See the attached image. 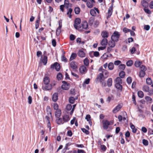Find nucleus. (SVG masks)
Returning a JSON list of instances; mask_svg holds the SVG:
<instances>
[{
    "mask_svg": "<svg viewBox=\"0 0 153 153\" xmlns=\"http://www.w3.org/2000/svg\"><path fill=\"white\" fill-rule=\"evenodd\" d=\"M72 9L71 8H70L68 9V10L67 13V14L69 16V17L70 18H71V14L72 13Z\"/></svg>",
    "mask_w": 153,
    "mask_h": 153,
    "instance_id": "nucleus-33",
    "label": "nucleus"
},
{
    "mask_svg": "<svg viewBox=\"0 0 153 153\" xmlns=\"http://www.w3.org/2000/svg\"><path fill=\"white\" fill-rule=\"evenodd\" d=\"M70 39L71 41L74 40L75 38L74 35L73 34H71L70 36Z\"/></svg>",
    "mask_w": 153,
    "mask_h": 153,
    "instance_id": "nucleus-60",
    "label": "nucleus"
},
{
    "mask_svg": "<svg viewBox=\"0 0 153 153\" xmlns=\"http://www.w3.org/2000/svg\"><path fill=\"white\" fill-rule=\"evenodd\" d=\"M62 119L64 122H67L70 120V118L68 115L65 114L62 116Z\"/></svg>",
    "mask_w": 153,
    "mask_h": 153,
    "instance_id": "nucleus-16",
    "label": "nucleus"
},
{
    "mask_svg": "<svg viewBox=\"0 0 153 153\" xmlns=\"http://www.w3.org/2000/svg\"><path fill=\"white\" fill-rule=\"evenodd\" d=\"M79 70L80 73L83 74L86 73L87 71V69L85 66L82 65L80 67Z\"/></svg>",
    "mask_w": 153,
    "mask_h": 153,
    "instance_id": "nucleus-7",
    "label": "nucleus"
},
{
    "mask_svg": "<svg viewBox=\"0 0 153 153\" xmlns=\"http://www.w3.org/2000/svg\"><path fill=\"white\" fill-rule=\"evenodd\" d=\"M83 62L85 66H88L89 64V60L88 59L86 58L84 59Z\"/></svg>",
    "mask_w": 153,
    "mask_h": 153,
    "instance_id": "nucleus-37",
    "label": "nucleus"
},
{
    "mask_svg": "<svg viewBox=\"0 0 153 153\" xmlns=\"http://www.w3.org/2000/svg\"><path fill=\"white\" fill-rule=\"evenodd\" d=\"M91 118L90 115L89 114H87L86 115L85 119L88 121L89 122V123L90 125H91L92 122L91 120Z\"/></svg>",
    "mask_w": 153,
    "mask_h": 153,
    "instance_id": "nucleus-26",
    "label": "nucleus"
},
{
    "mask_svg": "<svg viewBox=\"0 0 153 153\" xmlns=\"http://www.w3.org/2000/svg\"><path fill=\"white\" fill-rule=\"evenodd\" d=\"M76 56V54L75 53H72L70 58V60H72L74 59Z\"/></svg>",
    "mask_w": 153,
    "mask_h": 153,
    "instance_id": "nucleus-39",
    "label": "nucleus"
},
{
    "mask_svg": "<svg viewBox=\"0 0 153 153\" xmlns=\"http://www.w3.org/2000/svg\"><path fill=\"white\" fill-rule=\"evenodd\" d=\"M121 83H115V87L117 89L120 90H122V87L121 85H120Z\"/></svg>",
    "mask_w": 153,
    "mask_h": 153,
    "instance_id": "nucleus-31",
    "label": "nucleus"
},
{
    "mask_svg": "<svg viewBox=\"0 0 153 153\" xmlns=\"http://www.w3.org/2000/svg\"><path fill=\"white\" fill-rule=\"evenodd\" d=\"M62 83L63 84L62 86V88L65 90H68L70 87L69 84L64 81H63Z\"/></svg>",
    "mask_w": 153,
    "mask_h": 153,
    "instance_id": "nucleus-11",
    "label": "nucleus"
},
{
    "mask_svg": "<svg viewBox=\"0 0 153 153\" xmlns=\"http://www.w3.org/2000/svg\"><path fill=\"white\" fill-rule=\"evenodd\" d=\"M58 94L56 93H54L52 96V99L53 101L56 102L58 100Z\"/></svg>",
    "mask_w": 153,
    "mask_h": 153,
    "instance_id": "nucleus-18",
    "label": "nucleus"
},
{
    "mask_svg": "<svg viewBox=\"0 0 153 153\" xmlns=\"http://www.w3.org/2000/svg\"><path fill=\"white\" fill-rule=\"evenodd\" d=\"M126 81L128 84H130L131 82V79L130 77H128L126 79Z\"/></svg>",
    "mask_w": 153,
    "mask_h": 153,
    "instance_id": "nucleus-54",
    "label": "nucleus"
},
{
    "mask_svg": "<svg viewBox=\"0 0 153 153\" xmlns=\"http://www.w3.org/2000/svg\"><path fill=\"white\" fill-rule=\"evenodd\" d=\"M116 83H122V80L119 77H117L115 79Z\"/></svg>",
    "mask_w": 153,
    "mask_h": 153,
    "instance_id": "nucleus-40",
    "label": "nucleus"
},
{
    "mask_svg": "<svg viewBox=\"0 0 153 153\" xmlns=\"http://www.w3.org/2000/svg\"><path fill=\"white\" fill-rule=\"evenodd\" d=\"M108 33L106 31H103L101 33L102 37L105 38H107L108 36Z\"/></svg>",
    "mask_w": 153,
    "mask_h": 153,
    "instance_id": "nucleus-22",
    "label": "nucleus"
},
{
    "mask_svg": "<svg viewBox=\"0 0 153 153\" xmlns=\"http://www.w3.org/2000/svg\"><path fill=\"white\" fill-rule=\"evenodd\" d=\"M146 82L147 84L149 85H151L152 83V81L150 78H148L146 79Z\"/></svg>",
    "mask_w": 153,
    "mask_h": 153,
    "instance_id": "nucleus-36",
    "label": "nucleus"
},
{
    "mask_svg": "<svg viewBox=\"0 0 153 153\" xmlns=\"http://www.w3.org/2000/svg\"><path fill=\"white\" fill-rule=\"evenodd\" d=\"M95 3L94 0H90L88 1L87 2V7L89 8H91L93 6V3Z\"/></svg>",
    "mask_w": 153,
    "mask_h": 153,
    "instance_id": "nucleus-13",
    "label": "nucleus"
},
{
    "mask_svg": "<svg viewBox=\"0 0 153 153\" xmlns=\"http://www.w3.org/2000/svg\"><path fill=\"white\" fill-rule=\"evenodd\" d=\"M75 13L76 14H78L80 12V9L79 7H76L74 9Z\"/></svg>",
    "mask_w": 153,
    "mask_h": 153,
    "instance_id": "nucleus-29",
    "label": "nucleus"
},
{
    "mask_svg": "<svg viewBox=\"0 0 153 153\" xmlns=\"http://www.w3.org/2000/svg\"><path fill=\"white\" fill-rule=\"evenodd\" d=\"M142 5L144 7H146L148 5V3L145 0H143L141 2Z\"/></svg>",
    "mask_w": 153,
    "mask_h": 153,
    "instance_id": "nucleus-30",
    "label": "nucleus"
},
{
    "mask_svg": "<svg viewBox=\"0 0 153 153\" xmlns=\"http://www.w3.org/2000/svg\"><path fill=\"white\" fill-rule=\"evenodd\" d=\"M71 67L73 70H76L77 68V63L74 61L71 62L70 64Z\"/></svg>",
    "mask_w": 153,
    "mask_h": 153,
    "instance_id": "nucleus-12",
    "label": "nucleus"
},
{
    "mask_svg": "<svg viewBox=\"0 0 153 153\" xmlns=\"http://www.w3.org/2000/svg\"><path fill=\"white\" fill-rule=\"evenodd\" d=\"M122 106L120 104L118 105L113 110V112L116 113L120 110L122 108Z\"/></svg>",
    "mask_w": 153,
    "mask_h": 153,
    "instance_id": "nucleus-14",
    "label": "nucleus"
},
{
    "mask_svg": "<svg viewBox=\"0 0 153 153\" xmlns=\"http://www.w3.org/2000/svg\"><path fill=\"white\" fill-rule=\"evenodd\" d=\"M62 78V75L60 73H59L57 76V78L58 80H61Z\"/></svg>",
    "mask_w": 153,
    "mask_h": 153,
    "instance_id": "nucleus-48",
    "label": "nucleus"
},
{
    "mask_svg": "<svg viewBox=\"0 0 153 153\" xmlns=\"http://www.w3.org/2000/svg\"><path fill=\"white\" fill-rule=\"evenodd\" d=\"M120 35L119 32L117 31H115L111 36V39L117 42L118 41Z\"/></svg>",
    "mask_w": 153,
    "mask_h": 153,
    "instance_id": "nucleus-1",
    "label": "nucleus"
},
{
    "mask_svg": "<svg viewBox=\"0 0 153 153\" xmlns=\"http://www.w3.org/2000/svg\"><path fill=\"white\" fill-rule=\"evenodd\" d=\"M39 19H38L36 20V23H35V28L36 29H37L39 26Z\"/></svg>",
    "mask_w": 153,
    "mask_h": 153,
    "instance_id": "nucleus-45",
    "label": "nucleus"
},
{
    "mask_svg": "<svg viewBox=\"0 0 153 153\" xmlns=\"http://www.w3.org/2000/svg\"><path fill=\"white\" fill-rule=\"evenodd\" d=\"M121 63V62L120 60H117L114 61V64L115 65H118Z\"/></svg>",
    "mask_w": 153,
    "mask_h": 153,
    "instance_id": "nucleus-59",
    "label": "nucleus"
},
{
    "mask_svg": "<svg viewBox=\"0 0 153 153\" xmlns=\"http://www.w3.org/2000/svg\"><path fill=\"white\" fill-rule=\"evenodd\" d=\"M61 114V111L60 109L56 110L55 113V115L57 118H59Z\"/></svg>",
    "mask_w": 153,
    "mask_h": 153,
    "instance_id": "nucleus-21",
    "label": "nucleus"
},
{
    "mask_svg": "<svg viewBox=\"0 0 153 153\" xmlns=\"http://www.w3.org/2000/svg\"><path fill=\"white\" fill-rule=\"evenodd\" d=\"M90 82V79L88 78L86 79L85 81L83 83V84L82 85H84L85 84H89Z\"/></svg>",
    "mask_w": 153,
    "mask_h": 153,
    "instance_id": "nucleus-58",
    "label": "nucleus"
},
{
    "mask_svg": "<svg viewBox=\"0 0 153 153\" xmlns=\"http://www.w3.org/2000/svg\"><path fill=\"white\" fill-rule=\"evenodd\" d=\"M108 43V40L106 39H103L102 40L101 44L102 46L106 45Z\"/></svg>",
    "mask_w": 153,
    "mask_h": 153,
    "instance_id": "nucleus-25",
    "label": "nucleus"
},
{
    "mask_svg": "<svg viewBox=\"0 0 153 153\" xmlns=\"http://www.w3.org/2000/svg\"><path fill=\"white\" fill-rule=\"evenodd\" d=\"M125 75V73L123 71H121L119 73V76L121 78L124 77Z\"/></svg>",
    "mask_w": 153,
    "mask_h": 153,
    "instance_id": "nucleus-49",
    "label": "nucleus"
},
{
    "mask_svg": "<svg viewBox=\"0 0 153 153\" xmlns=\"http://www.w3.org/2000/svg\"><path fill=\"white\" fill-rule=\"evenodd\" d=\"M114 65L113 63L110 62L109 63L108 65V67L109 70H112L114 68Z\"/></svg>",
    "mask_w": 153,
    "mask_h": 153,
    "instance_id": "nucleus-32",
    "label": "nucleus"
},
{
    "mask_svg": "<svg viewBox=\"0 0 153 153\" xmlns=\"http://www.w3.org/2000/svg\"><path fill=\"white\" fill-rule=\"evenodd\" d=\"M126 66L124 64H121L119 66V68L122 70H123L125 68Z\"/></svg>",
    "mask_w": 153,
    "mask_h": 153,
    "instance_id": "nucleus-44",
    "label": "nucleus"
},
{
    "mask_svg": "<svg viewBox=\"0 0 153 153\" xmlns=\"http://www.w3.org/2000/svg\"><path fill=\"white\" fill-rule=\"evenodd\" d=\"M62 26V21L60 20L59 21V26L57 28L56 30V34L57 36L59 35L61 31Z\"/></svg>",
    "mask_w": 153,
    "mask_h": 153,
    "instance_id": "nucleus-10",
    "label": "nucleus"
},
{
    "mask_svg": "<svg viewBox=\"0 0 153 153\" xmlns=\"http://www.w3.org/2000/svg\"><path fill=\"white\" fill-rule=\"evenodd\" d=\"M78 54L79 57L82 58L84 57L85 56V53L81 50H80L79 51Z\"/></svg>",
    "mask_w": 153,
    "mask_h": 153,
    "instance_id": "nucleus-19",
    "label": "nucleus"
},
{
    "mask_svg": "<svg viewBox=\"0 0 153 153\" xmlns=\"http://www.w3.org/2000/svg\"><path fill=\"white\" fill-rule=\"evenodd\" d=\"M112 84V79L111 78H109L108 79L107 82V85L108 87H110Z\"/></svg>",
    "mask_w": 153,
    "mask_h": 153,
    "instance_id": "nucleus-28",
    "label": "nucleus"
},
{
    "mask_svg": "<svg viewBox=\"0 0 153 153\" xmlns=\"http://www.w3.org/2000/svg\"><path fill=\"white\" fill-rule=\"evenodd\" d=\"M102 122L103 128L105 129H107L110 124L109 122L107 120H105L102 121Z\"/></svg>",
    "mask_w": 153,
    "mask_h": 153,
    "instance_id": "nucleus-9",
    "label": "nucleus"
},
{
    "mask_svg": "<svg viewBox=\"0 0 153 153\" xmlns=\"http://www.w3.org/2000/svg\"><path fill=\"white\" fill-rule=\"evenodd\" d=\"M145 74V71H140L139 72V76L141 77H143Z\"/></svg>",
    "mask_w": 153,
    "mask_h": 153,
    "instance_id": "nucleus-47",
    "label": "nucleus"
},
{
    "mask_svg": "<svg viewBox=\"0 0 153 153\" xmlns=\"http://www.w3.org/2000/svg\"><path fill=\"white\" fill-rule=\"evenodd\" d=\"M145 100L148 101H151L152 100V99L149 97L146 96L145 98Z\"/></svg>",
    "mask_w": 153,
    "mask_h": 153,
    "instance_id": "nucleus-62",
    "label": "nucleus"
},
{
    "mask_svg": "<svg viewBox=\"0 0 153 153\" xmlns=\"http://www.w3.org/2000/svg\"><path fill=\"white\" fill-rule=\"evenodd\" d=\"M82 26L81 30L80 31L82 30V29H86L87 28L88 26V24L87 22L86 21H84L81 24Z\"/></svg>",
    "mask_w": 153,
    "mask_h": 153,
    "instance_id": "nucleus-15",
    "label": "nucleus"
},
{
    "mask_svg": "<svg viewBox=\"0 0 153 153\" xmlns=\"http://www.w3.org/2000/svg\"><path fill=\"white\" fill-rule=\"evenodd\" d=\"M47 112L48 114H49L50 117H52L51 110L49 106H47L46 108Z\"/></svg>",
    "mask_w": 153,
    "mask_h": 153,
    "instance_id": "nucleus-24",
    "label": "nucleus"
},
{
    "mask_svg": "<svg viewBox=\"0 0 153 153\" xmlns=\"http://www.w3.org/2000/svg\"><path fill=\"white\" fill-rule=\"evenodd\" d=\"M56 122L57 123L58 125L63 124L64 123L63 119H62L61 118H59V117L56 120Z\"/></svg>",
    "mask_w": 153,
    "mask_h": 153,
    "instance_id": "nucleus-23",
    "label": "nucleus"
},
{
    "mask_svg": "<svg viewBox=\"0 0 153 153\" xmlns=\"http://www.w3.org/2000/svg\"><path fill=\"white\" fill-rule=\"evenodd\" d=\"M52 88V84H47L45 85H43L42 88L44 91H49L51 90Z\"/></svg>",
    "mask_w": 153,
    "mask_h": 153,
    "instance_id": "nucleus-6",
    "label": "nucleus"
},
{
    "mask_svg": "<svg viewBox=\"0 0 153 153\" xmlns=\"http://www.w3.org/2000/svg\"><path fill=\"white\" fill-rule=\"evenodd\" d=\"M53 108L55 110H57L58 108V105L56 103H54L53 105Z\"/></svg>",
    "mask_w": 153,
    "mask_h": 153,
    "instance_id": "nucleus-53",
    "label": "nucleus"
},
{
    "mask_svg": "<svg viewBox=\"0 0 153 153\" xmlns=\"http://www.w3.org/2000/svg\"><path fill=\"white\" fill-rule=\"evenodd\" d=\"M66 108L68 110H70L72 108V106L70 104H68L67 105Z\"/></svg>",
    "mask_w": 153,
    "mask_h": 153,
    "instance_id": "nucleus-57",
    "label": "nucleus"
},
{
    "mask_svg": "<svg viewBox=\"0 0 153 153\" xmlns=\"http://www.w3.org/2000/svg\"><path fill=\"white\" fill-rule=\"evenodd\" d=\"M42 62L43 63L44 65H45L47 62V57L46 56H44L41 59Z\"/></svg>",
    "mask_w": 153,
    "mask_h": 153,
    "instance_id": "nucleus-20",
    "label": "nucleus"
},
{
    "mask_svg": "<svg viewBox=\"0 0 153 153\" xmlns=\"http://www.w3.org/2000/svg\"><path fill=\"white\" fill-rule=\"evenodd\" d=\"M50 117H50L49 114H48V116H46L45 117L46 121H47V122H50Z\"/></svg>",
    "mask_w": 153,
    "mask_h": 153,
    "instance_id": "nucleus-56",
    "label": "nucleus"
},
{
    "mask_svg": "<svg viewBox=\"0 0 153 153\" xmlns=\"http://www.w3.org/2000/svg\"><path fill=\"white\" fill-rule=\"evenodd\" d=\"M75 100V98L73 97H71L69 98V102L71 104H73Z\"/></svg>",
    "mask_w": 153,
    "mask_h": 153,
    "instance_id": "nucleus-42",
    "label": "nucleus"
},
{
    "mask_svg": "<svg viewBox=\"0 0 153 153\" xmlns=\"http://www.w3.org/2000/svg\"><path fill=\"white\" fill-rule=\"evenodd\" d=\"M81 23V20L79 18H77L76 19L75 21V23L74 25V27L77 30H81V27L80 25Z\"/></svg>",
    "mask_w": 153,
    "mask_h": 153,
    "instance_id": "nucleus-2",
    "label": "nucleus"
},
{
    "mask_svg": "<svg viewBox=\"0 0 153 153\" xmlns=\"http://www.w3.org/2000/svg\"><path fill=\"white\" fill-rule=\"evenodd\" d=\"M112 8L110 7L108 10V17H110L112 14Z\"/></svg>",
    "mask_w": 153,
    "mask_h": 153,
    "instance_id": "nucleus-38",
    "label": "nucleus"
},
{
    "mask_svg": "<svg viewBox=\"0 0 153 153\" xmlns=\"http://www.w3.org/2000/svg\"><path fill=\"white\" fill-rule=\"evenodd\" d=\"M150 27L149 25H145L144 26V29L146 30H149Z\"/></svg>",
    "mask_w": 153,
    "mask_h": 153,
    "instance_id": "nucleus-61",
    "label": "nucleus"
},
{
    "mask_svg": "<svg viewBox=\"0 0 153 153\" xmlns=\"http://www.w3.org/2000/svg\"><path fill=\"white\" fill-rule=\"evenodd\" d=\"M142 142L143 144L146 146H147L148 145V142L147 140L144 139H143Z\"/></svg>",
    "mask_w": 153,
    "mask_h": 153,
    "instance_id": "nucleus-51",
    "label": "nucleus"
},
{
    "mask_svg": "<svg viewBox=\"0 0 153 153\" xmlns=\"http://www.w3.org/2000/svg\"><path fill=\"white\" fill-rule=\"evenodd\" d=\"M144 10L145 12L148 14H150L151 13L150 10L148 9L144 8Z\"/></svg>",
    "mask_w": 153,
    "mask_h": 153,
    "instance_id": "nucleus-63",
    "label": "nucleus"
},
{
    "mask_svg": "<svg viewBox=\"0 0 153 153\" xmlns=\"http://www.w3.org/2000/svg\"><path fill=\"white\" fill-rule=\"evenodd\" d=\"M141 62L140 61H137L135 62L134 65L136 67H138L141 65Z\"/></svg>",
    "mask_w": 153,
    "mask_h": 153,
    "instance_id": "nucleus-41",
    "label": "nucleus"
},
{
    "mask_svg": "<svg viewBox=\"0 0 153 153\" xmlns=\"http://www.w3.org/2000/svg\"><path fill=\"white\" fill-rule=\"evenodd\" d=\"M43 81L45 85L48 84L50 82L49 78L48 77H45L44 78Z\"/></svg>",
    "mask_w": 153,
    "mask_h": 153,
    "instance_id": "nucleus-27",
    "label": "nucleus"
},
{
    "mask_svg": "<svg viewBox=\"0 0 153 153\" xmlns=\"http://www.w3.org/2000/svg\"><path fill=\"white\" fill-rule=\"evenodd\" d=\"M136 51L135 48L134 47H133L130 50V51L132 54H133Z\"/></svg>",
    "mask_w": 153,
    "mask_h": 153,
    "instance_id": "nucleus-55",
    "label": "nucleus"
},
{
    "mask_svg": "<svg viewBox=\"0 0 153 153\" xmlns=\"http://www.w3.org/2000/svg\"><path fill=\"white\" fill-rule=\"evenodd\" d=\"M140 68L141 69V71H145L146 70V66L143 65L140 66Z\"/></svg>",
    "mask_w": 153,
    "mask_h": 153,
    "instance_id": "nucleus-52",
    "label": "nucleus"
},
{
    "mask_svg": "<svg viewBox=\"0 0 153 153\" xmlns=\"http://www.w3.org/2000/svg\"><path fill=\"white\" fill-rule=\"evenodd\" d=\"M103 78H104L103 74L102 73H100L98 76L97 78L100 80H102Z\"/></svg>",
    "mask_w": 153,
    "mask_h": 153,
    "instance_id": "nucleus-43",
    "label": "nucleus"
},
{
    "mask_svg": "<svg viewBox=\"0 0 153 153\" xmlns=\"http://www.w3.org/2000/svg\"><path fill=\"white\" fill-rule=\"evenodd\" d=\"M130 30L129 29L126 27H124L123 29V31L125 33H127L130 32Z\"/></svg>",
    "mask_w": 153,
    "mask_h": 153,
    "instance_id": "nucleus-64",
    "label": "nucleus"
},
{
    "mask_svg": "<svg viewBox=\"0 0 153 153\" xmlns=\"http://www.w3.org/2000/svg\"><path fill=\"white\" fill-rule=\"evenodd\" d=\"M143 90L146 92H148V94L151 95L153 94V89H150L149 86L146 85H144L142 87Z\"/></svg>",
    "mask_w": 153,
    "mask_h": 153,
    "instance_id": "nucleus-3",
    "label": "nucleus"
},
{
    "mask_svg": "<svg viewBox=\"0 0 153 153\" xmlns=\"http://www.w3.org/2000/svg\"><path fill=\"white\" fill-rule=\"evenodd\" d=\"M130 126L131 129H132V131L134 133H136L137 131V129L135 128L134 126L132 124H130Z\"/></svg>",
    "mask_w": 153,
    "mask_h": 153,
    "instance_id": "nucleus-35",
    "label": "nucleus"
},
{
    "mask_svg": "<svg viewBox=\"0 0 153 153\" xmlns=\"http://www.w3.org/2000/svg\"><path fill=\"white\" fill-rule=\"evenodd\" d=\"M115 42L111 40V41H109L108 42V45L109 47L111 48H114L115 45Z\"/></svg>",
    "mask_w": 153,
    "mask_h": 153,
    "instance_id": "nucleus-17",
    "label": "nucleus"
},
{
    "mask_svg": "<svg viewBox=\"0 0 153 153\" xmlns=\"http://www.w3.org/2000/svg\"><path fill=\"white\" fill-rule=\"evenodd\" d=\"M94 18L93 17H91L89 20V22L90 24H92L93 23V22L94 21Z\"/></svg>",
    "mask_w": 153,
    "mask_h": 153,
    "instance_id": "nucleus-50",
    "label": "nucleus"
},
{
    "mask_svg": "<svg viewBox=\"0 0 153 153\" xmlns=\"http://www.w3.org/2000/svg\"><path fill=\"white\" fill-rule=\"evenodd\" d=\"M99 71L102 72L101 73L103 74L104 78H107L108 76V72L106 70L103 69L102 67H101L99 69Z\"/></svg>",
    "mask_w": 153,
    "mask_h": 153,
    "instance_id": "nucleus-4",
    "label": "nucleus"
},
{
    "mask_svg": "<svg viewBox=\"0 0 153 153\" xmlns=\"http://www.w3.org/2000/svg\"><path fill=\"white\" fill-rule=\"evenodd\" d=\"M100 13L99 11L98 8L94 7V9H91L90 10V14L93 16H95L97 13L99 14Z\"/></svg>",
    "mask_w": 153,
    "mask_h": 153,
    "instance_id": "nucleus-5",
    "label": "nucleus"
},
{
    "mask_svg": "<svg viewBox=\"0 0 153 153\" xmlns=\"http://www.w3.org/2000/svg\"><path fill=\"white\" fill-rule=\"evenodd\" d=\"M51 68H55L56 70L57 71H59L60 69V65L56 62L51 65Z\"/></svg>",
    "mask_w": 153,
    "mask_h": 153,
    "instance_id": "nucleus-8",
    "label": "nucleus"
},
{
    "mask_svg": "<svg viewBox=\"0 0 153 153\" xmlns=\"http://www.w3.org/2000/svg\"><path fill=\"white\" fill-rule=\"evenodd\" d=\"M133 63V61L131 60H129L126 62V65L128 66H130Z\"/></svg>",
    "mask_w": 153,
    "mask_h": 153,
    "instance_id": "nucleus-46",
    "label": "nucleus"
},
{
    "mask_svg": "<svg viewBox=\"0 0 153 153\" xmlns=\"http://www.w3.org/2000/svg\"><path fill=\"white\" fill-rule=\"evenodd\" d=\"M137 94L138 97H139L142 98L144 96V94L142 91H139L137 92Z\"/></svg>",
    "mask_w": 153,
    "mask_h": 153,
    "instance_id": "nucleus-34",
    "label": "nucleus"
}]
</instances>
